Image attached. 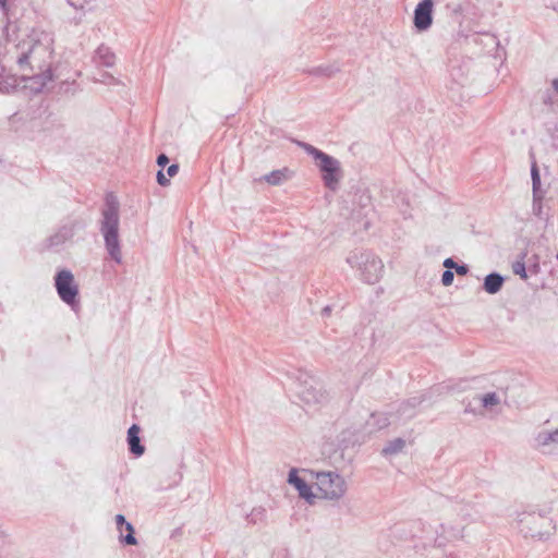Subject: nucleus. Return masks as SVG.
<instances>
[{"instance_id":"obj_1","label":"nucleus","mask_w":558,"mask_h":558,"mask_svg":"<svg viewBox=\"0 0 558 558\" xmlns=\"http://www.w3.org/2000/svg\"><path fill=\"white\" fill-rule=\"evenodd\" d=\"M53 43L51 33L33 29L12 52L23 76L35 80L41 87L53 80Z\"/></svg>"},{"instance_id":"obj_2","label":"nucleus","mask_w":558,"mask_h":558,"mask_svg":"<svg viewBox=\"0 0 558 558\" xmlns=\"http://www.w3.org/2000/svg\"><path fill=\"white\" fill-rule=\"evenodd\" d=\"M119 202L112 194L107 195L105 208L102 209V219L100 221V232L105 240V247L112 260L117 264L122 263V252L119 240Z\"/></svg>"},{"instance_id":"obj_3","label":"nucleus","mask_w":558,"mask_h":558,"mask_svg":"<svg viewBox=\"0 0 558 558\" xmlns=\"http://www.w3.org/2000/svg\"><path fill=\"white\" fill-rule=\"evenodd\" d=\"M347 263L359 271L362 281L374 284L380 280L384 274L381 259L373 252L366 250H353L347 256Z\"/></svg>"},{"instance_id":"obj_4","label":"nucleus","mask_w":558,"mask_h":558,"mask_svg":"<svg viewBox=\"0 0 558 558\" xmlns=\"http://www.w3.org/2000/svg\"><path fill=\"white\" fill-rule=\"evenodd\" d=\"M298 145L316 160L325 186L336 191L342 178L340 161L305 142H298Z\"/></svg>"},{"instance_id":"obj_5","label":"nucleus","mask_w":558,"mask_h":558,"mask_svg":"<svg viewBox=\"0 0 558 558\" xmlns=\"http://www.w3.org/2000/svg\"><path fill=\"white\" fill-rule=\"evenodd\" d=\"M296 397L307 407L322 404L327 400L320 383L312 375L301 372L294 381Z\"/></svg>"},{"instance_id":"obj_6","label":"nucleus","mask_w":558,"mask_h":558,"mask_svg":"<svg viewBox=\"0 0 558 558\" xmlns=\"http://www.w3.org/2000/svg\"><path fill=\"white\" fill-rule=\"evenodd\" d=\"M520 532L525 537H538L539 539L549 535L548 527L551 526V519L537 512H522L518 519Z\"/></svg>"},{"instance_id":"obj_7","label":"nucleus","mask_w":558,"mask_h":558,"mask_svg":"<svg viewBox=\"0 0 558 558\" xmlns=\"http://www.w3.org/2000/svg\"><path fill=\"white\" fill-rule=\"evenodd\" d=\"M316 485L323 497L329 500H338L347 492L345 480L332 471L318 472L316 474Z\"/></svg>"},{"instance_id":"obj_8","label":"nucleus","mask_w":558,"mask_h":558,"mask_svg":"<svg viewBox=\"0 0 558 558\" xmlns=\"http://www.w3.org/2000/svg\"><path fill=\"white\" fill-rule=\"evenodd\" d=\"M54 288L62 302L72 308L78 305V284L69 269H61L56 274Z\"/></svg>"},{"instance_id":"obj_9","label":"nucleus","mask_w":558,"mask_h":558,"mask_svg":"<svg viewBox=\"0 0 558 558\" xmlns=\"http://www.w3.org/2000/svg\"><path fill=\"white\" fill-rule=\"evenodd\" d=\"M85 228V223L81 220H73L62 226L54 234L47 239L48 247H57L71 240L78 230Z\"/></svg>"},{"instance_id":"obj_10","label":"nucleus","mask_w":558,"mask_h":558,"mask_svg":"<svg viewBox=\"0 0 558 558\" xmlns=\"http://www.w3.org/2000/svg\"><path fill=\"white\" fill-rule=\"evenodd\" d=\"M433 0L421 1L414 10V26L418 31H426L433 23Z\"/></svg>"},{"instance_id":"obj_11","label":"nucleus","mask_w":558,"mask_h":558,"mask_svg":"<svg viewBox=\"0 0 558 558\" xmlns=\"http://www.w3.org/2000/svg\"><path fill=\"white\" fill-rule=\"evenodd\" d=\"M288 483L295 487V489L299 492L300 497H302L303 499L311 502L312 499L315 497L308 484L298 475L296 469L290 470Z\"/></svg>"},{"instance_id":"obj_12","label":"nucleus","mask_w":558,"mask_h":558,"mask_svg":"<svg viewBox=\"0 0 558 558\" xmlns=\"http://www.w3.org/2000/svg\"><path fill=\"white\" fill-rule=\"evenodd\" d=\"M534 440L537 449L549 452L553 446H558V428L551 432L542 430Z\"/></svg>"},{"instance_id":"obj_13","label":"nucleus","mask_w":558,"mask_h":558,"mask_svg":"<svg viewBox=\"0 0 558 558\" xmlns=\"http://www.w3.org/2000/svg\"><path fill=\"white\" fill-rule=\"evenodd\" d=\"M292 177L293 171L287 167H283L281 169L274 170L263 175L262 178H259V181H264L270 185L278 186L289 181Z\"/></svg>"},{"instance_id":"obj_14","label":"nucleus","mask_w":558,"mask_h":558,"mask_svg":"<svg viewBox=\"0 0 558 558\" xmlns=\"http://www.w3.org/2000/svg\"><path fill=\"white\" fill-rule=\"evenodd\" d=\"M140 427L133 424L128 430V444L130 452L136 457H141L145 452V447L141 445Z\"/></svg>"},{"instance_id":"obj_15","label":"nucleus","mask_w":558,"mask_h":558,"mask_svg":"<svg viewBox=\"0 0 558 558\" xmlns=\"http://www.w3.org/2000/svg\"><path fill=\"white\" fill-rule=\"evenodd\" d=\"M505 278L498 272L488 274L483 283V289L489 294H496L504 286Z\"/></svg>"},{"instance_id":"obj_16","label":"nucleus","mask_w":558,"mask_h":558,"mask_svg":"<svg viewBox=\"0 0 558 558\" xmlns=\"http://www.w3.org/2000/svg\"><path fill=\"white\" fill-rule=\"evenodd\" d=\"M95 59L99 62V64L105 66H112L116 61L114 53L110 50V48L106 46L98 47Z\"/></svg>"},{"instance_id":"obj_17","label":"nucleus","mask_w":558,"mask_h":558,"mask_svg":"<svg viewBox=\"0 0 558 558\" xmlns=\"http://www.w3.org/2000/svg\"><path fill=\"white\" fill-rule=\"evenodd\" d=\"M531 178H532V194L536 196L537 194H544L541 189V174L536 161L532 162L531 166Z\"/></svg>"},{"instance_id":"obj_18","label":"nucleus","mask_w":558,"mask_h":558,"mask_svg":"<svg viewBox=\"0 0 558 558\" xmlns=\"http://www.w3.org/2000/svg\"><path fill=\"white\" fill-rule=\"evenodd\" d=\"M405 446V441L402 438H396L388 442V445L383 449V454H396L400 452Z\"/></svg>"},{"instance_id":"obj_19","label":"nucleus","mask_w":558,"mask_h":558,"mask_svg":"<svg viewBox=\"0 0 558 558\" xmlns=\"http://www.w3.org/2000/svg\"><path fill=\"white\" fill-rule=\"evenodd\" d=\"M389 417L385 413L372 414L371 421L368 422L369 426H373L377 429L385 428L389 425Z\"/></svg>"},{"instance_id":"obj_20","label":"nucleus","mask_w":558,"mask_h":558,"mask_svg":"<svg viewBox=\"0 0 558 558\" xmlns=\"http://www.w3.org/2000/svg\"><path fill=\"white\" fill-rule=\"evenodd\" d=\"M418 404V401L414 398L412 400H408L402 402L399 408V413L401 416L412 417L414 415V408Z\"/></svg>"},{"instance_id":"obj_21","label":"nucleus","mask_w":558,"mask_h":558,"mask_svg":"<svg viewBox=\"0 0 558 558\" xmlns=\"http://www.w3.org/2000/svg\"><path fill=\"white\" fill-rule=\"evenodd\" d=\"M338 71H339V69L333 65H326V66H317V68L312 69L310 71V74L323 75V76L330 77L333 74H336Z\"/></svg>"},{"instance_id":"obj_22","label":"nucleus","mask_w":558,"mask_h":558,"mask_svg":"<svg viewBox=\"0 0 558 558\" xmlns=\"http://www.w3.org/2000/svg\"><path fill=\"white\" fill-rule=\"evenodd\" d=\"M124 527L128 531V534L125 536H123L122 532H121L120 533V541L122 543H125L126 545H136L137 544V539L134 536V527H133V525L130 522H128L124 525Z\"/></svg>"},{"instance_id":"obj_23","label":"nucleus","mask_w":558,"mask_h":558,"mask_svg":"<svg viewBox=\"0 0 558 558\" xmlns=\"http://www.w3.org/2000/svg\"><path fill=\"white\" fill-rule=\"evenodd\" d=\"M265 518L266 509L263 507L254 508L252 512L247 515V520L253 524L264 521Z\"/></svg>"},{"instance_id":"obj_24","label":"nucleus","mask_w":558,"mask_h":558,"mask_svg":"<svg viewBox=\"0 0 558 558\" xmlns=\"http://www.w3.org/2000/svg\"><path fill=\"white\" fill-rule=\"evenodd\" d=\"M484 408H492L500 403V399L496 392H488L481 398Z\"/></svg>"},{"instance_id":"obj_25","label":"nucleus","mask_w":558,"mask_h":558,"mask_svg":"<svg viewBox=\"0 0 558 558\" xmlns=\"http://www.w3.org/2000/svg\"><path fill=\"white\" fill-rule=\"evenodd\" d=\"M485 38H486V46H492L494 48H496V54L495 57L496 58H501V54L499 53V50H500V43L498 40V38L493 35V34H484Z\"/></svg>"},{"instance_id":"obj_26","label":"nucleus","mask_w":558,"mask_h":558,"mask_svg":"<svg viewBox=\"0 0 558 558\" xmlns=\"http://www.w3.org/2000/svg\"><path fill=\"white\" fill-rule=\"evenodd\" d=\"M544 198V194H537L536 196H533V204H532V210L533 214L537 217H541L542 210H543V204L542 201Z\"/></svg>"},{"instance_id":"obj_27","label":"nucleus","mask_w":558,"mask_h":558,"mask_svg":"<svg viewBox=\"0 0 558 558\" xmlns=\"http://www.w3.org/2000/svg\"><path fill=\"white\" fill-rule=\"evenodd\" d=\"M513 274L520 276L522 279H527V274L525 269V264L523 260H517L512 264Z\"/></svg>"},{"instance_id":"obj_28","label":"nucleus","mask_w":558,"mask_h":558,"mask_svg":"<svg viewBox=\"0 0 558 558\" xmlns=\"http://www.w3.org/2000/svg\"><path fill=\"white\" fill-rule=\"evenodd\" d=\"M454 275L451 270H445L441 276V283L445 287L452 284Z\"/></svg>"},{"instance_id":"obj_29","label":"nucleus","mask_w":558,"mask_h":558,"mask_svg":"<svg viewBox=\"0 0 558 558\" xmlns=\"http://www.w3.org/2000/svg\"><path fill=\"white\" fill-rule=\"evenodd\" d=\"M116 523H117V529L121 533L122 532V527L128 523V521L125 520V517L123 514H117L116 515Z\"/></svg>"},{"instance_id":"obj_30","label":"nucleus","mask_w":558,"mask_h":558,"mask_svg":"<svg viewBox=\"0 0 558 558\" xmlns=\"http://www.w3.org/2000/svg\"><path fill=\"white\" fill-rule=\"evenodd\" d=\"M157 182L161 185V186H166L169 184V179H167V177L165 175V173L162 172V170H159L157 172Z\"/></svg>"},{"instance_id":"obj_31","label":"nucleus","mask_w":558,"mask_h":558,"mask_svg":"<svg viewBox=\"0 0 558 558\" xmlns=\"http://www.w3.org/2000/svg\"><path fill=\"white\" fill-rule=\"evenodd\" d=\"M458 275L464 276L469 272V267L465 264L458 265L454 267Z\"/></svg>"},{"instance_id":"obj_32","label":"nucleus","mask_w":558,"mask_h":558,"mask_svg":"<svg viewBox=\"0 0 558 558\" xmlns=\"http://www.w3.org/2000/svg\"><path fill=\"white\" fill-rule=\"evenodd\" d=\"M168 162H169V158L165 154H160L157 157V165L159 167H165L166 165H168Z\"/></svg>"},{"instance_id":"obj_33","label":"nucleus","mask_w":558,"mask_h":558,"mask_svg":"<svg viewBox=\"0 0 558 558\" xmlns=\"http://www.w3.org/2000/svg\"><path fill=\"white\" fill-rule=\"evenodd\" d=\"M179 171V166L178 165H171L167 168V174L169 177H174Z\"/></svg>"},{"instance_id":"obj_34","label":"nucleus","mask_w":558,"mask_h":558,"mask_svg":"<svg viewBox=\"0 0 558 558\" xmlns=\"http://www.w3.org/2000/svg\"><path fill=\"white\" fill-rule=\"evenodd\" d=\"M444 266L447 268L446 270H451L457 266V263L452 258H446L444 260Z\"/></svg>"},{"instance_id":"obj_35","label":"nucleus","mask_w":558,"mask_h":558,"mask_svg":"<svg viewBox=\"0 0 558 558\" xmlns=\"http://www.w3.org/2000/svg\"><path fill=\"white\" fill-rule=\"evenodd\" d=\"M68 3L73 7V8H83V2L82 0H66Z\"/></svg>"},{"instance_id":"obj_36","label":"nucleus","mask_w":558,"mask_h":558,"mask_svg":"<svg viewBox=\"0 0 558 558\" xmlns=\"http://www.w3.org/2000/svg\"><path fill=\"white\" fill-rule=\"evenodd\" d=\"M548 7L558 13V0H550Z\"/></svg>"},{"instance_id":"obj_37","label":"nucleus","mask_w":558,"mask_h":558,"mask_svg":"<svg viewBox=\"0 0 558 558\" xmlns=\"http://www.w3.org/2000/svg\"><path fill=\"white\" fill-rule=\"evenodd\" d=\"M331 313V307L329 305L325 306L323 310H322V315L325 317V316H329Z\"/></svg>"},{"instance_id":"obj_38","label":"nucleus","mask_w":558,"mask_h":558,"mask_svg":"<svg viewBox=\"0 0 558 558\" xmlns=\"http://www.w3.org/2000/svg\"><path fill=\"white\" fill-rule=\"evenodd\" d=\"M553 87H554V89H555L556 92H558V78H555V80L553 81Z\"/></svg>"},{"instance_id":"obj_39","label":"nucleus","mask_w":558,"mask_h":558,"mask_svg":"<svg viewBox=\"0 0 558 558\" xmlns=\"http://www.w3.org/2000/svg\"><path fill=\"white\" fill-rule=\"evenodd\" d=\"M7 1H8V0H0V8H1L2 10H5Z\"/></svg>"},{"instance_id":"obj_40","label":"nucleus","mask_w":558,"mask_h":558,"mask_svg":"<svg viewBox=\"0 0 558 558\" xmlns=\"http://www.w3.org/2000/svg\"><path fill=\"white\" fill-rule=\"evenodd\" d=\"M462 518L464 521H469V522L472 521L469 513H463Z\"/></svg>"},{"instance_id":"obj_41","label":"nucleus","mask_w":558,"mask_h":558,"mask_svg":"<svg viewBox=\"0 0 558 558\" xmlns=\"http://www.w3.org/2000/svg\"><path fill=\"white\" fill-rule=\"evenodd\" d=\"M556 258L558 259V254L556 255Z\"/></svg>"}]
</instances>
